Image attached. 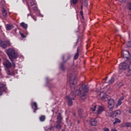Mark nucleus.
Masks as SVG:
<instances>
[{"label":"nucleus","instance_id":"1","mask_svg":"<svg viewBox=\"0 0 131 131\" xmlns=\"http://www.w3.org/2000/svg\"><path fill=\"white\" fill-rule=\"evenodd\" d=\"M89 92V88L85 85H82L78 90L76 91V94L78 95L81 94V98L82 100H85L86 99V94Z\"/></svg>","mask_w":131,"mask_h":131},{"label":"nucleus","instance_id":"2","mask_svg":"<svg viewBox=\"0 0 131 131\" xmlns=\"http://www.w3.org/2000/svg\"><path fill=\"white\" fill-rule=\"evenodd\" d=\"M130 68V62L126 60L123 62L121 63L118 67L119 71L120 73V70H127L129 68Z\"/></svg>","mask_w":131,"mask_h":131},{"label":"nucleus","instance_id":"3","mask_svg":"<svg viewBox=\"0 0 131 131\" xmlns=\"http://www.w3.org/2000/svg\"><path fill=\"white\" fill-rule=\"evenodd\" d=\"M6 53L12 62H13V59H16L17 58V55L15 53V50H14V49L10 48L6 50Z\"/></svg>","mask_w":131,"mask_h":131},{"label":"nucleus","instance_id":"4","mask_svg":"<svg viewBox=\"0 0 131 131\" xmlns=\"http://www.w3.org/2000/svg\"><path fill=\"white\" fill-rule=\"evenodd\" d=\"M104 109L105 108L103 106L99 105H94L91 108V110H92L93 112H95V111H96L97 114H101V113H102L103 111H104Z\"/></svg>","mask_w":131,"mask_h":131},{"label":"nucleus","instance_id":"5","mask_svg":"<svg viewBox=\"0 0 131 131\" xmlns=\"http://www.w3.org/2000/svg\"><path fill=\"white\" fill-rule=\"evenodd\" d=\"M121 114V111L120 110H117L114 112L112 111H108L107 112V115L111 117H114V116H119Z\"/></svg>","mask_w":131,"mask_h":131},{"label":"nucleus","instance_id":"6","mask_svg":"<svg viewBox=\"0 0 131 131\" xmlns=\"http://www.w3.org/2000/svg\"><path fill=\"white\" fill-rule=\"evenodd\" d=\"M68 76H69L71 81H70V86H71V89L72 90V92H74L75 91V84L72 81V79H74L75 78V75H68Z\"/></svg>","mask_w":131,"mask_h":131},{"label":"nucleus","instance_id":"7","mask_svg":"<svg viewBox=\"0 0 131 131\" xmlns=\"http://www.w3.org/2000/svg\"><path fill=\"white\" fill-rule=\"evenodd\" d=\"M108 111H111V112L113 110V108H114V106L115 105V101L114 100L110 98L108 100Z\"/></svg>","mask_w":131,"mask_h":131},{"label":"nucleus","instance_id":"8","mask_svg":"<svg viewBox=\"0 0 131 131\" xmlns=\"http://www.w3.org/2000/svg\"><path fill=\"white\" fill-rule=\"evenodd\" d=\"M122 55L124 59L128 60L130 59V55L129 54V52L127 50H124L122 52Z\"/></svg>","mask_w":131,"mask_h":131},{"label":"nucleus","instance_id":"9","mask_svg":"<svg viewBox=\"0 0 131 131\" xmlns=\"http://www.w3.org/2000/svg\"><path fill=\"white\" fill-rule=\"evenodd\" d=\"M100 98H101V99L103 101H108V100L109 99H110V96L106 95V93H104V92H101L100 94Z\"/></svg>","mask_w":131,"mask_h":131},{"label":"nucleus","instance_id":"10","mask_svg":"<svg viewBox=\"0 0 131 131\" xmlns=\"http://www.w3.org/2000/svg\"><path fill=\"white\" fill-rule=\"evenodd\" d=\"M0 46L3 49H6L8 46H10V41H3L2 40H0Z\"/></svg>","mask_w":131,"mask_h":131},{"label":"nucleus","instance_id":"11","mask_svg":"<svg viewBox=\"0 0 131 131\" xmlns=\"http://www.w3.org/2000/svg\"><path fill=\"white\" fill-rule=\"evenodd\" d=\"M3 65L6 68H7V69H9V68H11L12 67V64L11 62H10V61L7 59L4 60Z\"/></svg>","mask_w":131,"mask_h":131},{"label":"nucleus","instance_id":"12","mask_svg":"<svg viewBox=\"0 0 131 131\" xmlns=\"http://www.w3.org/2000/svg\"><path fill=\"white\" fill-rule=\"evenodd\" d=\"M66 98L68 100L69 106H71V105H72V100H74V99H75V95H74L73 97H71V96H67Z\"/></svg>","mask_w":131,"mask_h":131},{"label":"nucleus","instance_id":"13","mask_svg":"<svg viewBox=\"0 0 131 131\" xmlns=\"http://www.w3.org/2000/svg\"><path fill=\"white\" fill-rule=\"evenodd\" d=\"M62 120V117H61V114H59V115L57 117V123L58 124L56 126V127L57 128H61V125L60 123H61Z\"/></svg>","mask_w":131,"mask_h":131},{"label":"nucleus","instance_id":"14","mask_svg":"<svg viewBox=\"0 0 131 131\" xmlns=\"http://www.w3.org/2000/svg\"><path fill=\"white\" fill-rule=\"evenodd\" d=\"M31 7H32V8L34 11H37V7H36V2L35 0H32L30 2Z\"/></svg>","mask_w":131,"mask_h":131},{"label":"nucleus","instance_id":"15","mask_svg":"<svg viewBox=\"0 0 131 131\" xmlns=\"http://www.w3.org/2000/svg\"><path fill=\"white\" fill-rule=\"evenodd\" d=\"M1 86H0V96H2V89L3 90V92H6L7 90V87H6V84L1 83Z\"/></svg>","mask_w":131,"mask_h":131},{"label":"nucleus","instance_id":"16","mask_svg":"<svg viewBox=\"0 0 131 131\" xmlns=\"http://www.w3.org/2000/svg\"><path fill=\"white\" fill-rule=\"evenodd\" d=\"M32 109H34V113H35V111L38 109L37 108V103L36 102H33L31 103Z\"/></svg>","mask_w":131,"mask_h":131},{"label":"nucleus","instance_id":"17","mask_svg":"<svg viewBox=\"0 0 131 131\" xmlns=\"http://www.w3.org/2000/svg\"><path fill=\"white\" fill-rule=\"evenodd\" d=\"M97 123V120H96V119H92L91 120V124L92 126H96Z\"/></svg>","mask_w":131,"mask_h":131},{"label":"nucleus","instance_id":"18","mask_svg":"<svg viewBox=\"0 0 131 131\" xmlns=\"http://www.w3.org/2000/svg\"><path fill=\"white\" fill-rule=\"evenodd\" d=\"M20 25L21 27H23V28H24L25 29H27V28L28 27V25L24 22L20 23Z\"/></svg>","mask_w":131,"mask_h":131},{"label":"nucleus","instance_id":"19","mask_svg":"<svg viewBox=\"0 0 131 131\" xmlns=\"http://www.w3.org/2000/svg\"><path fill=\"white\" fill-rule=\"evenodd\" d=\"M127 70V72L126 73V76H131V61H130V68Z\"/></svg>","mask_w":131,"mask_h":131},{"label":"nucleus","instance_id":"20","mask_svg":"<svg viewBox=\"0 0 131 131\" xmlns=\"http://www.w3.org/2000/svg\"><path fill=\"white\" fill-rule=\"evenodd\" d=\"M79 56V49H77V53H76L74 56L75 60H76L77 59H78Z\"/></svg>","mask_w":131,"mask_h":131},{"label":"nucleus","instance_id":"21","mask_svg":"<svg viewBox=\"0 0 131 131\" xmlns=\"http://www.w3.org/2000/svg\"><path fill=\"white\" fill-rule=\"evenodd\" d=\"M39 120L40 121H44L45 120H46V116H41L40 117H39Z\"/></svg>","mask_w":131,"mask_h":131},{"label":"nucleus","instance_id":"22","mask_svg":"<svg viewBox=\"0 0 131 131\" xmlns=\"http://www.w3.org/2000/svg\"><path fill=\"white\" fill-rule=\"evenodd\" d=\"M2 14L4 17H6L7 16V11H6V10H5V9H3L2 11Z\"/></svg>","mask_w":131,"mask_h":131},{"label":"nucleus","instance_id":"23","mask_svg":"<svg viewBox=\"0 0 131 131\" xmlns=\"http://www.w3.org/2000/svg\"><path fill=\"white\" fill-rule=\"evenodd\" d=\"M12 29V26L10 25H6V30H11Z\"/></svg>","mask_w":131,"mask_h":131},{"label":"nucleus","instance_id":"24","mask_svg":"<svg viewBox=\"0 0 131 131\" xmlns=\"http://www.w3.org/2000/svg\"><path fill=\"white\" fill-rule=\"evenodd\" d=\"M120 122H121L120 120H119V119H118V118H116V119H115V122H114V124H115L116 123H120Z\"/></svg>","mask_w":131,"mask_h":131},{"label":"nucleus","instance_id":"25","mask_svg":"<svg viewBox=\"0 0 131 131\" xmlns=\"http://www.w3.org/2000/svg\"><path fill=\"white\" fill-rule=\"evenodd\" d=\"M122 104V102H121V100H118V103L116 104V107H118V106H120Z\"/></svg>","mask_w":131,"mask_h":131},{"label":"nucleus","instance_id":"26","mask_svg":"<svg viewBox=\"0 0 131 131\" xmlns=\"http://www.w3.org/2000/svg\"><path fill=\"white\" fill-rule=\"evenodd\" d=\"M112 82H114V78L113 77H112L110 80L108 81L109 84H110L111 83H112Z\"/></svg>","mask_w":131,"mask_h":131},{"label":"nucleus","instance_id":"27","mask_svg":"<svg viewBox=\"0 0 131 131\" xmlns=\"http://www.w3.org/2000/svg\"><path fill=\"white\" fill-rule=\"evenodd\" d=\"M125 126H126V127H131V123H126Z\"/></svg>","mask_w":131,"mask_h":131},{"label":"nucleus","instance_id":"28","mask_svg":"<svg viewBox=\"0 0 131 131\" xmlns=\"http://www.w3.org/2000/svg\"><path fill=\"white\" fill-rule=\"evenodd\" d=\"M71 3H72L73 5H76L77 3V0H71Z\"/></svg>","mask_w":131,"mask_h":131},{"label":"nucleus","instance_id":"29","mask_svg":"<svg viewBox=\"0 0 131 131\" xmlns=\"http://www.w3.org/2000/svg\"><path fill=\"white\" fill-rule=\"evenodd\" d=\"M127 8L129 10H131V2L128 3V4H127Z\"/></svg>","mask_w":131,"mask_h":131},{"label":"nucleus","instance_id":"30","mask_svg":"<svg viewBox=\"0 0 131 131\" xmlns=\"http://www.w3.org/2000/svg\"><path fill=\"white\" fill-rule=\"evenodd\" d=\"M53 128V127H46V130H52V129Z\"/></svg>","mask_w":131,"mask_h":131},{"label":"nucleus","instance_id":"31","mask_svg":"<svg viewBox=\"0 0 131 131\" xmlns=\"http://www.w3.org/2000/svg\"><path fill=\"white\" fill-rule=\"evenodd\" d=\"M128 48H131V41H129L127 45Z\"/></svg>","mask_w":131,"mask_h":131},{"label":"nucleus","instance_id":"32","mask_svg":"<svg viewBox=\"0 0 131 131\" xmlns=\"http://www.w3.org/2000/svg\"><path fill=\"white\" fill-rule=\"evenodd\" d=\"M20 34L21 37H23L24 38L26 37V36H25V35H24V34L20 33Z\"/></svg>","mask_w":131,"mask_h":131},{"label":"nucleus","instance_id":"33","mask_svg":"<svg viewBox=\"0 0 131 131\" xmlns=\"http://www.w3.org/2000/svg\"><path fill=\"white\" fill-rule=\"evenodd\" d=\"M123 99H124V97L122 96V97L119 99V100L122 101V100H123Z\"/></svg>","mask_w":131,"mask_h":131},{"label":"nucleus","instance_id":"34","mask_svg":"<svg viewBox=\"0 0 131 131\" xmlns=\"http://www.w3.org/2000/svg\"><path fill=\"white\" fill-rule=\"evenodd\" d=\"M103 130H104V131H110V130H109V129H108V128H104L103 129Z\"/></svg>","mask_w":131,"mask_h":131},{"label":"nucleus","instance_id":"35","mask_svg":"<svg viewBox=\"0 0 131 131\" xmlns=\"http://www.w3.org/2000/svg\"><path fill=\"white\" fill-rule=\"evenodd\" d=\"M61 69H62V70H64V67H63L62 64H61Z\"/></svg>","mask_w":131,"mask_h":131},{"label":"nucleus","instance_id":"36","mask_svg":"<svg viewBox=\"0 0 131 131\" xmlns=\"http://www.w3.org/2000/svg\"><path fill=\"white\" fill-rule=\"evenodd\" d=\"M121 3L125 2L126 0H119Z\"/></svg>","mask_w":131,"mask_h":131},{"label":"nucleus","instance_id":"37","mask_svg":"<svg viewBox=\"0 0 131 131\" xmlns=\"http://www.w3.org/2000/svg\"><path fill=\"white\" fill-rule=\"evenodd\" d=\"M31 17L35 21H36V19L34 18V17H33L32 16H31Z\"/></svg>","mask_w":131,"mask_h":131},{"label":"nucleus","instance_id":"38","mask_svg":"<svg viewBox=\"0 0 131 131\" xmlns=\"http://www.w3.org/2000/svg\"><path fill=\"white\" fill-rule=\"evenodd\" d=\"M107 77H106L105 79H104L103 81H106V80H107Z\"/></svg>","mask_w":131,"mask_h":131},{"label":"nucleus","instance_id":"39","mask_svg":"<svg viewBox=\"0 0 131 131\" xmlns=\"http://www.w3.org/2000/svg\"><path fill=\"white\" fill-rule=\"evenodd\" d=\"M29 16H31V14H28V17H29Z\"/></svg>","mask_w":131,"mask_h":131},{"label":"nucleus","instance_id":"40","mask_svg":"<svg viewBox=\"0 0 131 131\" xmlns=\"http://www.w3.org/2000/svg\"><path fill=\"white\" fill-rule=\"evenodd\" d=\"M80 14H81V15H82V14H83L82 11H80Z\"/></svg>","mask_w":131,"mask_h":131},{"label":"nucleus","instance_id":"41","mask_svg":"<svg viewBox=\"0 0 131 131\" xmlns=\"http://www.w3.org/2000/svg\"><path fill=\"white\" fill-rule=\"evenodd\" d=\"M13 64L14 67H15V64L14 63H13Z\"/></svg>","mask_w":131,"mask_h":131},{"label":"nucleus","instance_id":"42","mask_svg":"<svg viewBox=\"0 0 131 131\" xmlns=\"http://www.w3.org/2000/svg\"><path fill=\"white\" fill-rule=\"evenodd\" d=\"M81 9H82V6H81Z\"/></svg>","mask_w":131,"mask_h":131},{"label":"nucleus","instance_id":"43","mask_svg":"<svg viewBox=\"0 0 131 131\" xmlns=\"http://www.w3.org/2000/svg\"><path fill=\"white\" fill-rule=\"evenodd\" d=\"M29 10H30V8H29Z\"/></svg>","mask_w":131,"mask_h":131}]
</instances>
